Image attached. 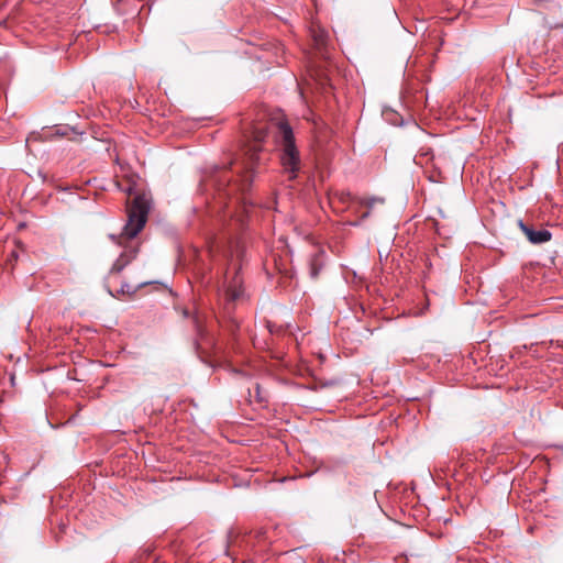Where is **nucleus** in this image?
Returning a JSON list of instances; mask_svg holds the SVG:
<instances>
[{
    "mask_svg": "<svg viewBox=\"0 0 563 563\" xmlns=\"http://www.w3.org/2000/svg\"><path fill=\"white\" fill-rule=\"evenodd\" d=\"M266 137L264 128H256L251 141L242 153L230 162V167L219 168L209 177L207 186H212L219 194L233 197L239 192L244 194L251 187L255 169L261 165V142Z\"/></svg>",
    "mask_w": 563,
    "mask_h": 563,
    "instance_id": "1",
    "label": "nucleus"
},
{
    "mask_svg": "<svg viewBox=\"0 0 563 563\" xmlns=\"http://www.w3.org/2000/svg\"><path fill=\"white\" fill-rule=\"evenodd\" d=\"M150 208L151 200L145 194L136 195L128 205V222L119 238L120 244L122 240H131L142 231L147 222Z\"/></svg>",
    "mask_w": 563,
    "mask_h": 563,
    "instance_id": "2",
    "label": "nucleus"
},
{
    "mask_svg": "<svg viewBox=\"0 0 563 563\" xmlns=\"http://www.w3.org/2000/svg\"><path fill=\"white\" fill-rule=\"evenodd\" d=\"M278 134L282 142L280 162L284 169L290 175V179L297 177L300 169L299 152L295 145V139L290 126L286 122H279Z\"/></svg>",
    "mask_w": 563,
    "mask_h": 563,
    "instance_id": "3",
    "label": "nucleus"
},
{
    "mask_svg": "<svg viewBox=\"0 0 563 563\" xmlns=\"http://www.w3.org/2000/svg\"><path fill=\"white\" fill-rule=\"evenodd\" d=\"M518 227L532 244H542L549 242L552 234L548 230H534L532 227L526 224L522 220H518Z\"/></svg>",
    "mask_w": 563,
    "mask_h": 563,
    "instance_id": "4",
    "label": "nucleus"
},
{
    "mask_svg": "<svg viewBox=\"0 0 563 563\" xmlns=\"http://www.w3.org/2000/svg\"><path fill=\"white\" fill-rule=\"evenodd\" d=\"M385 200L383 198H360L357 199V205L355 206V213L358 214V220L354 223L355 225L364 222L369 216L371 210L374 208L376 203H384Z\"/></svg>",
    "mask_w": 563,
    "mask_h": 563,
    "instance_id": "5",
    "label": "nucleus"
},
{
    "mask_svg": "<svg viewBox=\"0 0 563 563\" xmlns=\"http://www.w3.org/2000/svg\"><path fill=\"white\" fill-rule=\"evenodd\" d=\"M242 294V278L239 276L238 272L234 273V276L228 284L227 287V297L229 300L234 301L240 298Z\"/></svg>",
    "mask_w": 563,
    "mask_h": 563,
    "instance_id": "6",
    "label": "nucleus"
},
{
    "mask_svg": "<svg viewBox=\"0 0 563 563\" xmlns=\"http://www.w3.org/2000/svg\"><path fill=\"white\" fill-rule=\"evenodd\" d=\"M311 37L314 44V47L322 53L327 47L328 42V33L319 25H313L311 27Z\"/></svg>",
    "mask_w": 563,
    "mask_h": 563,
    "instance_id": "7",
    "label": "nucleus"
},
{
    "mask_svg": "<svg viewBox=\"0 0 563 563\" xmlns=\"http://www.w3.org/2000/svg\"><path fill=\"white\" fill-rule=\"evenodd\" d=\"M134 257V251H131L129 253L124 252L122 253L117 261L113 263L110 274L115 275L123 271V268L132 261Z\"/></svg>",
    "mask_w": 563,
    "mask_h": 563,
    "instance_id": "8",
    "label": "nucleus"
},
{
    "mask_svg": "<svg viewBox=\"0 0 563 563\" xmlns=\"http://www.w3.org/2000/svg\"><path fill=\"white\" fill-rule=\"evenodd\" d=\"M357 199H360V197L352 196L351 192L342 191L334 194V196L331 198V202L334 203L335 200H339L342 203H353L356 206Z\"/></svg>",
    "mask_w": 563,
    "mask_h": 563,
    "instance_id": "9",
    "label": "nucleus"
},
{
    "mask_svg": "<svg viewBox=\"0 0 563 563\" xmlns=\"http://www.w3.org/2000/svg\"><path fill=\"white\" fill-rule=\"evenodd\" d=\"M320 268H321V263L319 262L318 256H314L310 263V274L313 278L318 277Z\"/></svg>",
    "mask_w": 563,
    "mask_h": 563,
    "instance_id": "10",
    "label": "nucleus"
},
{
    "mask_svg": "<svg viewBox=\"0 0 563 563\" xmlns=\"http://www.w3.org/2000/svg\"><path fill=\"white\" fill-rule=\"evenodd\" d=\"M255 389H256V397H257L258 401H262L263 399L261 398L260 386L256 385Z\"/></svg>",
    "mask_w": 563,
    "mask_h": 563,
    "instance_id": "11",
    "label": "nucleus"
},
{
    "mask_svg": "<svg viewBox=\"0 0 563 563\" xmlns=\"http://www.w3.org/2000/svg\"><path fill=\"white\" fill-rule=\"evenodd\" d=\"M554 26H563V20L554 24Z\"/></svg>",
    "mask_w": 563,
    "mask_h": 563,
    "instance_id": "12",
    "label": "nucleus"
}]
</instances>
